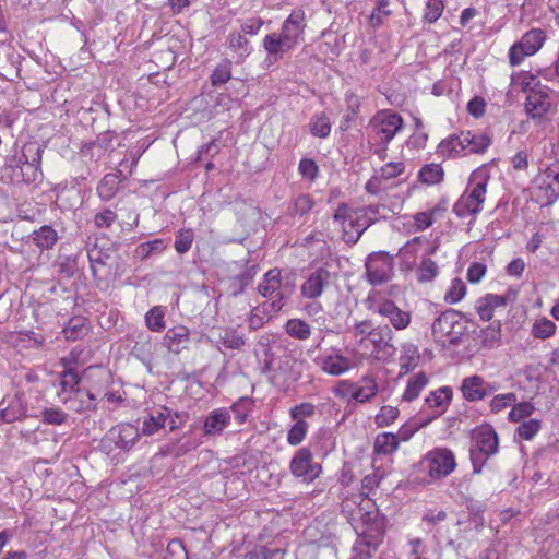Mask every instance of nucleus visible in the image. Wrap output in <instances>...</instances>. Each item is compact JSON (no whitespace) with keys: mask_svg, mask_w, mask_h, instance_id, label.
<instances>
[{"mask_svg":"<svg viewBox=\"0 0 559 559\" xmlns=\"http://www.w3.org/2000/svg\"><path fill=\"white\" fill-rule=\"evenodd\" d=\"M306 13L302 9H295L284 20L278 33H270L262 40V46L267 53L264 62L273 64L283 56L296 48L304 40L306 29Z\"/></svg>","mask_w":559,"mask_h":559,"instance_id":"obj_1","label":"nucleus"},{"mask_svg":"<svg viewBox=\"0 0 559 559\" xmlns=\"http://www.w3.org/2000/svg\"><path fill=\"white\" fill-rule=\"evenodd\" d=\"M546 34L540 28H532L523 34L508 51V60L512 67L523 63L525 58L536 55L546 41Z\"/></svg>","mask_w":559,"mask_h":559,"instance_id":"obj_9","label":"nucleus"},{"mask_svg":"<svg viewBox=\"0 0 559 559\" xmlns=\"http://www.w3.org/2000/svg\"><path fill=\"white\" fill-rule=\"evenodd\" d=\"M542 428V423L538 419H530L523 421L516 429L520 438L524 440L533 439Z\"/></svg>","mask_w":559,"mask_h":559,"instance_id":"obj_60","label":"nucleus"},{"mask_svg":"<svg viewBox=\"0 0 559 559\" xmlns=\"http://www.w3.org/2000/svg\"><path fill=\"white\" fill-rule=\"evenodd\" d=\"M43 152L41 146L34 142L25 144L22 148V156L19 163L32 168L34 180L36 179L37 171L40 169Z\"/></svg>","mask_w":559,"mask_h":559,"instance_id":"obj_32","label":"nucleus"},{"mask_svg":"<svg viewBox=\"0 0 559 559\" xmlns=\"http://www.w3.org/2000/svg\"><path fill=\"white\" fill-rule=\"evenodd\" d=\"M259 292L263 297L270 298L272 301L267 306L271 311L277 312L282 309L283 300L288 296V290L285 289L281 282V272L277 269L270 270L259 285Z\"/></svg>","mask_w":559,"mask_h":559,"instance_id":"obj_14","label":"nucleus"},{"mask_svg":"<svg viewBox=\"0 0 559 559\" xmlns=\"http://www.w3.org/2000/svg\"><path fill=\"white\" fill-rule=\"evenodd\" d=\"M444 4L442 0H427L424 13V20L428 23H435L442 14Z\"/></svg>","mask_w":559,"mask_h":559,"instance_id":"obj_61","label":"nucleus"},{"mask_svg":"<svg viewBox=\"0 0 559 559\" xmlns=\"http://www.w3.org/2000/svg\"><path fill=\"white\" fill-rule=\"evenodd\" d=\"M313 205H314V202L310 198V195H308V194H300L299 197H297L294 200L290 210H292V212L295 215L302 216V215L309 213L312 210Z\"/></svg>","mask_w":559,"mask_h":559,"instance_id":"obj_63","label":"nucleus"},{"mask_svg":"<svg viewBox=\"0 0 559 559\" xmlns=\"http://www.w3.org/2000/svg\"><path fill=\"white\" fill-rule=\"evenodd\" d=\"M499 389L498 384L487 382L480 376L474 374L463 379L460 390L468 402L481 401Z\"/></svg>","mask_w":559,"mask_h":559,"instance_id":"obj_19","label":"nucleus"},{"mask_svg":"<svg viewBox=\"0 0 559 559\" xmlns=\"http://www.w3.org/2000/svg\"><path fill=\"white\" fill-rule=\"evenodd\" d=\"M516 395L512 392L495 395L489 404L491 412L499 413L516 402Z\"/></svg>","mask_w":559,"mask_h":559,"instance_id":"obj_57","label":"nucleus"},{"mask_svg":"<svg viewBox=\"0 0 559 559\" xmlns=\"http://www.w3.org/2000/svg\"><path fill=\"white\" fill-rule=\"evenodd\" d=\"M403 118L389 109L378 111L369 121V136L373 139L381 150H376V154H383L386 145L393 140L397 132L403 129Z\"/></svg>","mask_w":559,"mask_h":559,"instance_id":"obj_4","label":"nucleus"},{"mask_svg":"<svg viewBox=\"0 0 559 559\" xmlns=\"http://www.w3.org/2000/svg\"><path fill=\"white\" fill-rule=\"evenodd\" d=\"M374 329L376 326H373L370 320H362L354 324L353 336L356 338L358 347L361 346V342L365 338H368L369 335L373 334Z\"/></svg>","mask_w":559,"mask_h":559,"instance_id":"obj_58","label":"nucleus"},{"mask_svg":"<svg viewBox=\"0 0 559 559\" xmlns=\"http://www.w3.org/2000/svg\"><path fill=\"white\" fill-rule=\"evenodd\" d=\"M357 211L364 221H368V227L388 216L386 209L382 204L368 205L357 209Z\"/></svg>","mask_w":559,"mask_h":559,"instance_id":"obj_49","label":"nucleus"},{"mask_svg":"<svg viewBox=\"0 0 559 559\" xmlns=\"http://www.w3.org/2000/svg\"><path fill=\"white\" fill-rule=\"evenodd\" d=\"M379 391L378 383L372 377H364L356 383L355 401L365 403L377 395Z\"/></svg>","mask_w":559,"mask_h":559,"instance_id":"obj_37","label":"nucleus"},{"mask_svg":"<svg viewBox=\"0 0 559 559\" xmlns=\"http://www.w3.org/2000/svg\"><path fill=\"white\" fill-rule=\"evenodd\" d=\"M400 411L397 407L385 405L382 406L376 415V424L378 427H386L393 424L399 417Z\"/></svg>","mask_w":559,"mask_h":559,"instance_id":"obj_55","label":"nucleus"},{"mask_svg":"<svg viewBox=\"0 0 559 559\" xmlns=\"http://www.w3.org/2000/svg\"><path fill=\"white\" fill-rule=\"evenodd\" d=\"M298 171L302 178L313 181L318 176V165L313 159L302 158L298 165Z\"/></svg>","mask_w":559,"mask_h":559,"instance_id":"obj_64","label":"nucleus"},{"mask_svg":"<svg viewBox=\"0 0 559 559\" xmlns=\"http://www.w3.org/2000/svg\"><path fill=\"white\" fill-rule=\"evenodd\" d=\"M383 538V530L381 525H377L374 528L366 530L360 534V543L369 548L366 554L367 558L371 557V552L376 551Z\"/></svg>","mask_w":559,"mask_h":559,"instance_id":"obj_44","label":"nucleus"},{"mask_svg":"<svg viewBox=\"0 0 559 559\" xmlns=\"http://www.w3.org/2000/svg\"><path fill=\"white\" fill-rule=\"evenodd\" d=\"M559 96L547 85H543L525 98L524 110L530 119L542 122L549 120L558 111Z\"/></svg>","mask_w":559,"mask_h":559,"instance_id":"obj_5","label":"nucleus"},{"mask_svg":"<svg viewBox=\"0 0 559 559\" xmlns=\"http://www.w3.org/2000/svg\"><path fill=\"white\" fill-rule=\"evenodd\" d=\"M230 424L228 408H215L205 417L203 432L205 436L221 435Z\"/></svg>","mask_w":559,"mask_h":559,"instance_id":"obj_26","label":"nucleus"},{"mask_svg":"<svg viewBox=\"0 0 559 559\" xmlns=\"http://www.w3.org/2000/svg\"><path fill=\"white\" fill-rule=\"evenodd\" d=\"M438 275V266L433 260L423 254L420 264L416 271L417 281L420 283L431 282Z\"/></svg>","mask_w":559,"mask_h":559,"instance_id":"obj_46","label":"nucleus"},{"mask_svg":"<svg viewBox=\"0 0 559 559\" xmlns=\"http://www.w3.org/2000/svg\"><path fill=\"white\" fill-rule=\"evenodd\" d=\"M26 415L27 409L22 395H14L7 406L0 409V420L3 423L22 420Z\"/></svg>","mask_w":559,"mask_h":559,"instance_id":"obj_30","label":"nucleus"},{"mask_svg":"<svg viewBox=\"0 0 559 559\" xmlns=\"http://www.w3.org/2000/svg\"><path fill=\"white\" fill-rule=\"evenodd\" d=\"M557 325L546 317L537 318L531 328V335L538 340H547L556 334Z\"/></svg>","mask_w":559,"mask_h":559,"instance_id":"obj_40","label":"nucleus"},{"mask_svg":"<svg viewBox=\"0 0 559 559\" xmlns=\"http://www.w3.org/2000/svg\"><path fill=\"white\" fill-rule=\"evenodd\" d=\"M490 145L488 136L472 131H462L442 140L438 154L445 158H455L471 153H483Z\"/></svg>","mask_w":559,"mask_h":559,"instance_id":"obj_3","label":"nucleus"},{"mask_svg":"<svg viewBox=\"0 0 559 559\" xmlns=\"http://www.w3.org/2000/svg\"><path fill=\"white\" fill-rule=\"evenodd\" d=\"M286 333L298 341H306L311 335V326L301 319H289L285 324Z\"/></svg>","mask_w":559,"mask_h":559,"instance_id":"obj_41","label":"nucleus"},{"mask_svg":"<svg viewBox=\"0 0 559 559\" xmlns=\"http://www.w3.org/2000/svg\"><path fill=\"white\" fill-rule=\"evenodd\" d=\"M119 179L115 174H107L97 186V194L104 201H110L119 189Z\"/></svg>","mask_w":559,"mask_h":559,"instance_id":"obj_39","label":"nucleus"},{"mask_svg":"<svg viewBox=\"0 0 559 559\" xmlns=\"http://www.w3.org/2000/svg\"><path fill=\"white\" fill-rule=\"evenodd\" d=\"M171 411L166 406H160L150 413L147 418L144 419L142 426V433L144 436H152L164 428L168 421L171 430L176 428V421L170 419Z\"/></svg>","mask_w":559,"mask_h":559,"instance_id":"obj_23","label":"nucleus"},{"mask_svg":"<svg viewBox=\"0 0 559 559\" xmlns=\"http://www.w3.org/2000/svg\"><path fill=\"white\" fill-rule=\"evenodd\" d=\"M330 280L331 273L326 267L320 266L314 269L300 286L301 296L311 300L321 297Z\"/></svg>","mask_w":559,"mask_h":559,"instance_id":"obj_20","label":"nucleus"},{"mask_svg":"<svg viewBox=\"0 0 559 559\" xmlns=\"http://www.w3.org/2000/svg\"><path fill=\"white\" fill-rule=\"evenodd\" d=\"M489 179V171L485 167H479L471 174L465 192L453 205L456 216H475L483 210Z\"/></svg>","mask_w":559,"mask_h":559,"instance_id":"obj_2","label":"nucleus"},{"mask_svg":"<svg viewBox=\"0 0 559 559\" xmlns=\"http://www.w3.org/2000/svg\"><path fill=\"white\" fill-rule=\"evenodd\" d=\"M193 238L194 235L191 229H180L174 245L176 251L180 254L188 252L192 246Z\"/></svg>","mask_w":559,"mask_h":559,"instance_id":"obj_59","label":"nucleus"},{"mask_svg":"<svg viewBox=\"0 0 559 559\" xmlns=\"http://www.w3.org/2000/svg\"><path fill=\"white\" fill-rule=\"evenodd\" d=\"M231 78V61L229 59L222 60L211 74V84L219 86L227 83Z\"/></svg>","mask_w":559,"mask_h":559,"instance_id":"obj_47","label":"nucleus"},{"mask_svg":"<svg viewBox=\"0 0 559 559\" xmlns=\"http://www.w3.org/2000/svg\"><path fill=\"white\" fill-rule=\"evenodd\" d=\"M418 467L429 477L430 481L439 480L454 472L455 455L450 449L435 448L423 456Z\"/></svg>","mask_w":559,"mask_h":559,"instance_id":"obj_6","label":"nucleus"},{"mask_svg":"<svg viewBox=\"0 0 559 559\" xmlns=\"http://www.w3.org/2000/svg\"><path fill=\"white\" fill-rule=\"evenodd\" d=\"M190 342L189 329L185 325H177L168 329L163 338V344L169 352L179 354L187 348Z\"/></svg>","mask_w":559,"mask_h":559,"instance_id":"obj_27","label":"nucleus"},{"mask_svg":"<svg viewBox=\"0 0 559 559\" xmlns=\"http://www.w3.org/2000/svg\"><path fill=\"white\" fill-rule=\"evenodd\" d=\"M316 413V406L312 403L304 402L289 409L292 420H306Z\"/></svg>","mask_w":559,"mask_h":559,"instance_id":"obj_62","label":"nucleus"},{"mask_svg":"<svg viewBox=\"0 0 559 559\" xmlns=\"http://www.w3.org/2000/svg\"><path fill=\"white\" fill-rule=\"evenodd\" d=\"M252 402L249 399H240L236 403H234L230 408H228L229 413L233 412L235 415V419L239 425L243 424L249 413L251 412Z\"/></svg>","mask_w":559,"mask_h":559,"instance_id":"obj_54","label":"nucleus"},{"mask_svg":"<svg viewBox=\"0 0 559 559\" xmlns=\"http://www.w3.org/2000/svg\"><path fill=\"white\" fill-rule=\"evenodd\" d=\"M334 221L337 222L343 229V240L350 245L356 243L368 228V221H364L360 217L357 209H350L346 204H341L336 209Z\"/></svg>","mask_w":559,"mask_h":559,"instance_id":"obj_12","label":"nucleus"},{"mask_svg":"<svg viewBox=\"0 0 559 559\" xmlns=\"http://www.w3.org/2000/svg\"><path fill=\"white\" fill-rule=\"evenodd\" d=\"M404 170L405 165L402 162L386 163L374 171L372 177L366 182L365 190L373 195L384 192L390 188L388 182L402 175Z\"/></svg>","mask_w":559,"mask_h":559,"instance_id":"obj_15","label":"nucleus"},{"mask_svg":"<svg viewBox=\"0 0 559 559\" xmlns=\"http://www.w3.org/2000/svg\"><path fill=\"white\" fill-rule=\"evenodd\" d=\"M359 348L369 359L383 362L391 360L396 352L392 330L388 325L376 326L373 334L365 338Z\"/></svg>","mask_w":559,"mask_h":559,"instance_id":"obj_7","label":"nucleus"},{"mask_svg":"<svg viewBox=\"0 0 559 559\" xmlns=\"http://www.w3.org/2000/svg\"><path fill=\"white\" fill-rule=\"evenodd\" d=\"M166 309L163 306H155L145 314V325L153 332H162L166 328Z\"/></svg>","mask_w":559,"mask_h":559,"instance_id":"obj_43","label":"nucleus"},{"mask_svg":"<svg viewBox=\"0 0 559 559\" xmlns=\"http://www.w3.org/2000/svg\"><path fill=\"white\" fill-rule=\"evenodd\" d=\"M443 168L439 164H427L419 170L418 178L423 183L437 185L443 180Z\"/></svg>","mask_w":559,"mask_h":559,"instance_id":"obj_45","label":"nucleus"},{"mask_svg":"<svg viewBox=\"0 0 559 559\" xmlns=\"http://www.w3.org/2000/svg\"><path fill=\"white\" fill-rule=\"evenodd\" d=\"M431 330L433 340L441 346L457 345L463 335V323L456 312L450 310L433 321Z\"/></svg>","mask_w":559,"mask_h":559,"instance_id":"obj_10","label":"nucleus"},{"mask_svg":"<svg viewBox=\"0 0 559 559\" xmlns=\"http://www.w3.org/2000/svg\"><path fill=\"white\" fill-rule=\"evenodd\" d=\"M429 378L426 372L419 371L407 379L402 400L405 402L415 401L421 391L428 385Z\"/></svg>","mask_w":559,"mask_h":559,"instance_id":"obj_33","label":"nucleus"},{"mask_svg":"<svg viewBox=\"0 0 559 559\" xmlns=\"http://www.w3.org/2000/svg\"><path fill=\"white\" fill-rule=\"evenodd\" d=\"M32 237L33 241L41 250L51 249L58 239L57 231L48 225H44L37 230H34Z\"/></svg>","mask_w":559,"mask_h":559,"instance_id":"obj_38","label":"nucleus"},{"mask_svg":"<svg viewBox=\"0 0 559 559\" xmlns=\"http://www.w3.org/2000/svg\"><path fill=\"white\" fill-rule=\"evenodd\" d=\"M535 407L531 402L514 403L511 411L509 412V419L513 423H518L523 418L531 416Z\"/></svg>","mask_w":559,"mask_h":559,"instance_id":"obj_56","label":"nucleus"},{"mask_svg":"<svg viewBox=\"0 0 559 559\" xmlns=\"http://www.w3.org/2000/svg\"><path fill=\"white\" fill-rule=\"evenodd\" d=\"M167 248V242L164 239H154L152 241L143 242L136 248V253L146 259L154 253H160Z\"/></svg>","mask_w":559,"mask_h":559,"instance_id":"obj_53","label":"nucleus"},{"mask_svg":"<svg viewBox=\"0 0 559 559\" xmlns=\"http://www.w3.org/2000/svg\"><path fill=\"white\" fill-rule=\"evenodd\" d=\"M221 343L228 349H241L245 345L243 336L235 329H226L219 336Z\"/></svg>","mask_w":559,"mask_h":559,"instance_id":"obj_50","label":"nucleus"},{"mask_svg":"<svg viewBox=\"0 0 559 559\" xmlns=\"http://www.w3.org/2000/svg\"><path fill=\"white\" fill-rule=\"evenodd\" d=\"M139 438L138 427L132 424H120L108 431L103 440V445L109 451L112 450L111 444L117 449L128 451L135 444Z\"/></svg>","mask_w":559,"mask_h":559,"instance_id":"obj_16","label":"nucleus"},{"mask_svg":"<svg viewBox=\"0 0 559 559\" xmlns=\"http://www.w3.org/2000/svg\"><path fill=\"white\" fill-rule=\"evenodd\" d=\"M309 425L306 420H294V424L287 432V443L289 445H299L308 433Z\"/></svg>","mask_w":559,"mask_h":559,"instance_id":"obj_48","label":"nucleus"},{"mask_svg":"<svg viewBox=\"0 0 559 559\" xmlns=\"http://www.w3.org/2000/svg\"><path fill=\"white\" fill-rule=\"evenodd\" d=\"M310 131L314 136L326 138L331 132V123L324 115L314 116L310 122Z\"/></svg>","mask_w":559,"mask_h":559,"instance_id":"obj_52","label":"nucleus"},{"mask_svg":"<svg viewBox=\"0 0 559 559\" xmlns=\"http://www.w3.org/2000/svg\"><path fill=\"white\" fill-rule=\"evenodd\" d=\"M226 44L237 55V62L245 60L252 51L249 40L239 32L229 33Z\"/></svg>","mask_w":559,"mask_h":559,"instance_id":"obj_34","label":"nucleus"},{"mask_svg":"<svg viewBox=\"0 0 559 559\" xmlns=\"http://www.w3.org/2000/svg\"><path fill=\"white\" fill-rule=\"evenodd\" d=\"M420 360V354L418 347L406 342L401 345V355L399 357V366L402 373H408L414 370Z\"/></svg>","mask_w":559,"mask_h":559,"instance_id":"obj_31","label":"nucleus"},{"mask_svg":"<svg viewBox=\"0 0 559 559\" xmlns=\"http://www.w3.org/2000/svg\"><path fill=\"white\" fill-rule=\"evenodd\" d=\"M539 190L544 191V197L548 203H552L559 198V174L547 171L540 179Z\"/></svg>","mask_w":559,"mask_h":559,"instance_id":"obj_35","label":"nucleus"},{"mask_svg":"<svg viewBox=\"0 0 559 559\" xmlns=\"http://www.w3.org/2000/svg\"><path fill=\"white\" fill-rule=\"evenodd\" d=\"M465 295L466 285L461 278H454L452 280L451 285L444 295V300L448 304H457L465 297Z\"/></svg>","mask_w":559,"mask_h":559,"instance_id":"obj_51","label":"nucleus"},{"mask_svg":"<svg viewBox=\"0 0 559 559\" xmlns=\"http://www.w3.org/2000/svg\"><path fill=\"white\" fill-rule=\"evenodd\" d=\"M453 399V390L449 385L440 386L429 392L418 414V426L425 427L439 418L449 408Z\"/></svg>","mask_w":559,"mask_h":559,"instance_id":"obj_8","label":"nucleus"},{"mask_svg":"<svg viewBox=\"0 0 559 559\" xmlns=\"http://www.w3.org/2000/svg\"><path fill=\"white\" fill-rule=\"evenodd\" d=\"M399 448V440L394 433L383 432L377 436L374 440V452L378 454L389 455L394 453Z\"/></svg>","mask_w":559,"mask_h":559,"instance_id":"obj_42","label":"nucleus"},{"mask_svg":"<svg viewBox=\"0 0 559 559\" xmlns=\"http://www.w3.org/2000/svg\"><path fill=\"white\" fill-rule=\"evenodd\" d=\"M67 341H78L90 332V325L84 318L75 317L69 320L62 330Z\"/></svg>","mask_w":559,"mask_h":559,"instance_id":"obj_36","label":"nucleus"},{"mask_svg":"<svg viewBox=\"0 0 559 559\" xmlns=\"http://www.w3.org/2000/svg\"><path fill=\"white\" fill-rule=\"evenodd\" d=\"M374 313L386 318L395 330H404L411 323V313L400 309L392 300L374 301L370 307Z\"/></svg>","mask_w":559,"mask_h":559,"instance_id":"obj_18","label":"nucleus"},{"mask_svg":"<svg viewBox=\"0 0 559 559\" xmlns=\"http://www.w3.org/2000/svg\"><path fill=\"white\" fill-rule=\"evenodd\" d=\"M514 299L515 293H509L507 296L486 294L476 300L475 309L483 321H489L497 311L504 309L508 302Z\"/></svg>","mask_w":559,"mask_h":559,"instance_id":"obj_21","label":"nucleus"},{"mask_svg":"<svg viewBox=\"0 0 559 559\" xmlns=\"http://www.w3.org/2000/svg\"><path fill=\"white\" fill-rule=\"evenodd\" d=\"M59 400L75 413H84L95 408L96 397L87 390H75L74 393L63 396L59 394Z\"/></svg>","mask_w":559,"mask_h":559,"instance_id":"obj_25","label":"nucleus"},{"mask_svg":"<svg viewBox=\"0 0 559 559\" xmlns=\"http://www.w3.org/2000/svg\"><path fill=\"white\" fill-rule=\"evenodd\" d=\"M427 246V241L421 237H414L408 240L397 253L400 267L403 271H413L419 255L423 257L424 247Z\"/></svg>","mask_w":559,"mask_h":559,"instance_id":"obj_22","label":"nucleus"},{"mask_svg":"<svg viewBox=\"0 0 559 559\" xmlns=\"http://www.w3.org/2000/svg\"><path fill=\"white\" fill-rule=\"evenodd\" d=\"M73 358H62L61 364L64 367V370L61 372L60 376V386L61 391L58 392L59 394H63V396H67L68 394H72L75 392V390H80L78 388L80 382V377L78 372L71 368V364L73 362Z\"/></svg>","mask_w":559,"mask_h":559,"instance_id":"obj_29","label":"nucleus"},{"mask_svg":"<svg viewBox=\"0 0 559 559\" xmlns=\"http://www.w3.org/2000/svg\"><path fill=\"white\" fill-rule=\"evenodd\" d=\"M314 365L329 376L338 377L353 367L350 358L344 356L337 347H331L313 359Z\"/></svg>","mask_w":559,"mask_h":559,"instance_id":"obj_13","label":"nucleus"},{"mask_svg":"<svg viewBox=\"0 0 559 559\" xmlns=\"http://www.w3.org/2000/svg\"><path fill=\"white\" fill-rule=\"evenodd\" d=\"M476 450L487 457L498 451V436L490 427L479 429L474 436Z\"/></svg>","mask_w":559,"mask_h":559,"instance_id":"obj_28","label":"nucleus"},{"mask_svg":"<svg viewBox=\"0 0 559 559\" xmlns=\"http://www.w3.org/2000/svg\"><path fill=\"white\" fill-rule=\"evenodd\" d=\"M289 472L301 483L311 484L322 474V466L314 461L312 451L308 447H302L293 455Z\"/></svg>","mask_w":559,"mask_h":559,"instance_id":"obj_11","label":"nucleus"},{"mask_svg":"<svg viewBox=\"0 0 559 559\" xmlns=\"http://www.w3.org/2000/svg\"><path fill=\"white\" fill-rule=\"evenodd\" d=\"M366 273L372 285L388 282L393 274L392 257L384 252L370 254L366 262Z\"/></svg>","mask_w":559,"mask_h":559,"instance_id":"obj_17","label":"nucleus"},{"mask_svg":"<svg viewBox=\"0 0 559 559\" xmlns=\"http://www.w3.org/2000/svg\"><path fill=\"white\" fill-rule=\"evenodd\" d=\"M544 84L540 82L538 74L527 70L512 72L510 76L509 92L521 91L528 96Z\"/></svg>","mask_w":559,"mask_h":559,"instance_id":"obj_24","label":"nucleus"}]
</instances>
